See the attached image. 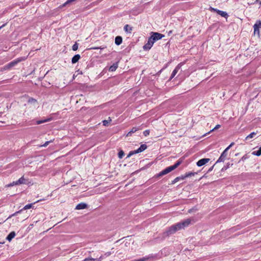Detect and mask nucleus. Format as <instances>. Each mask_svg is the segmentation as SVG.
<instances>
[{
  "label": "nucleus",
  "instance_id": "f257e3e1",
  "mask_svg": "<svg viewBox=\"0 0 261 261\" xmlns=\"http://www.w3.org/2000/svg\"><path fill=\"white\" fill-rule=\"evenodd\" d=\"M181 163L180 161L178 162L177 163H176L174 165L170 166L169 167H168L167 168L165 169L162 172H161L160 173H159L157 175V177H161L165 174H166L171 171L174 170L175 168H176Z\"/></svg>",
  "mask_w": 261,
  "mask_h": 261
},
{
  "label": "nucleus",
  "instance_id": "f03ea898",
  "mask_svg": "<svg viewBox=\"0 0 261 261\" xmlns=\"http://www.w3.org/2000/svg\"><path fill=\"white\" fill-rule=\"evenodd\" d=\"M191 222V221L190 220H187L185 222H183L182 223H179L175 226H172L170 229V231L171 232H174L176 231V230L180 229L181 228H183L184 227L188 226Z\"/></svg>",
  "mask_w": 261,
  "mask_h": 261
},
{
  "label": "nucleus",
  "instance_id": "7ed1b4c3",
  "mask_svg": "<svg viewBox=\"0 0 261 261\" xmlns=\"http://www.w3.org/2000/svg\"><path fill=\"white\" fill-rule=\"evenodd\" d=\"M254 36L258 38H261V21H257L253 26Z\"/></svg>",
  "mask_w": 261,
  "mask_h": 261
},
{
  "label": "nucleus",
  "instance_id": "20e7f679",
  "mask_svg": "<svg viewBox=\"0 0 261 261\" xmlns=\"http://www.w3.org/2000/svg\"><path fill=\"white\" fill-rule=\"evenodd\" d=\"M164 37V35L159 33H152V34L150 37L155 42L156 40H159L162 39Z\"/></svg>",
  "mask_w": 261,
  "mask_h": 261
},
{
  "label": "nucleus",
  "instance_id": "39448f33",
  "mask_svg": "<svg viewBox=\"0 0 261 261\" xmlns=\"http://www.w3.org/2000/svg\"><path fill=\"white\" fill-rule=\"evenodd\" d=\"M154 43V41L150 37H149L147 43L146 44H145L144 46H143L144 49H145V50L150 49L151 48V47L152 46Z\"/></svg>",
  "mask_w": 261,
  "mask_h": 261
},
{
  "label": "nucleus",
  "instance_id": "423d86ee",
  "mask_svg": "<svg viewBox=\"0 0 261 261\" xmlns=\"http://www.w3.org/2000/svg\"><path fill=\"white\" fill-rule=\"evenodd\" d=\"M20 61V60L18 59L10 62L4 67V69L8 70L10 69L11 68L16 65L17 63H18Z\"/></svg>",
  "mask_w": 261,
  "mask_h": 261
},
{
  "label": "nucleus",
  "instance_id": "0eeeda50",
  "mask_svg": "<svg viewBox=\"0 0 261 261\" xmlns=\"http://www.w3.org/2000/svg\"><path fill=\"white\" fill-rule=\"evenodd\" d=\"M210 161V159H202L200 160H199L197 163L196 165L198 167H201L205 164H206L207 163H208Z\"/></svg>",
  "mask_w": 261,
  "mask_h": 261
},
{
  "label": "nucleus",
  "instance_id": "6e6552de",
  "mask_svg": "<svg viewBox=\"0 0 261 261\" xmlns=\"http://www.w3.org/2000/svg\"><path fill=\"white\" fill-rule=\"evenodd\" d=\"M147 148V146L145 144H142L140 147L137 150L133 151L134 153H138L144 151Z\"/></svg>",
  "mask_w": 261,
  "mask_h": 261
},
{
  "label": "nucleus",
  "instance_id": "1a4fd4ad",
  "mask_svg": "<svg viewBox=\"0 0 261 261\" xmlns=\"http://www.w3.org/2000/svg\"><path fill=\"white\" fill-rule=\"evenodd\" d=\"M16 236V233L15 231H12L11 232L8 236L6 238V240L10 242L14 238V237Z\"/></svg>",
  "mask_w": 261,
  "mask_h": 261
},
{
  "label": "nucleus",
  "instance_id": "9d476101",
  "mask_svg": "<svg viewBox=\"0 0 261 261\" xmlns=\"http://www.w3.org/2000/svg\"><path fill=\"white\" fill-rule=\"evenodd\" d=\"M87 207V205L85 203H81L76 206L75 208L78 210H83Z\"/></svg>",
  "mask_w": 261,
  "mask_h": 261
},
{
  "label": "nucleus",
  "instance_id": "9b49d317",
  "mask_svg": "<svg viewBox=\"0 0 261 261\" xmlns=\"http://www.w3.org/2000/svg\"><path fill=\"white\" fill-rule=\"evenodd\" d=\"M81 57H80V55H79V54H77L75 56H74L72 58V60H71V62L73 64H74L75 63H76L77 62L79 61V60H80Z\"/></svg>",
  "mask_w": 261,
  "mask_h": 261
},
{
  "label": "nucleus",
  "instance_id": "f8f14e48",
  "mask_svg": "<svg viewBox=\"0 0 261 261\" xmlns=\"http://www.w3.org/2000/svg\"><path fill=\"white\" fill-rule=\"evenodd\" d=\"M122 38L120 36H117L115 39V43L116 45H119L121 44Z\"/></svg>",
  "mask_w": 261,
  "mask_h": 261
},
{
  "label": "nucleus",
  "instance_id": "ddd939ff",
  "mask_svg": "<svg viewBox=\"0 0 261 261\" xmlns=\"http://www.w3.org/2000/svg\"><path fill=\"white\" fill-rule=\"evenodd\" d=\"M213 10H214L215 11L217 12L219 14H220L222 17H226L227 16V14L225 12L216 10L214 8L213 9Z\"/></svg>",
  "mask_w": 261,
  "mask_h": 261
},
{
  "label": "nucleus",
  "instance_id": "4468645a",
  "mask_svg": "<svg viewBox=\"0 0 261 261\" xmlns=\"http://www.w3.org/2000/svg\"><path fill=\"white\" fill-rule=\"evenodd\" d=\"M195 174H196L195 173H193V172L188 173L185 175L181 176V179L184 180L188 177L194 175Z\"/></svg>",
  "mask_w": 261,
  "mask_h": 261
},
{
  "label": "nucleus",
  "instance_id": "2eb2a0df",
  "mask_svg": "<svg viewBox=\"0 0 261 261\" xmlns=\"http://www.w3.org/2000/svg\"><path fill=\"white\" fill-rule=\"evenodd\" d=\"M124 30L127 33H130L132 31V28L128 24L124 27Z\"/></svg>",
  "mask_w": 261,
  "mask_h": 261
},
{
  "label": "nucleus",
  "instance_id": "dca6fc26",
  "mask_svg": "<svg viewBox=\"0 0 261 261\" xmlns=\"http://www.w3.org/2000/svg\"><path fill=\"white\" fill-rule=\"evenodd\" d=\"M252 154L253 155L259 156L261 155V147L259 148L258 150L256 151H253Z\"/></svg>",
  "mask_w": 261,
  "mask_h": 261
},
{
  "label": "nucleus",
  "instance_id": "f3484780",
  "mask_svg": "<svg viewBox=\"0 0 261 261\" xmlns=\"http://www.w3.org/2000/svg\"><path fill=\"white\" fill-rule=\"evenodd\" d=\"M17 182L18 185L23 184L25 182V179L22 176L20 177L18 180H17Z\"/></svg>",
  "mask_w": 261,
  "mask_h": 261
},
{
  "label": "nucleus",
  "instance_id": "a211bd4d",
  "mask_svg": "<svg viewBox=\"0 0 261 261\" xmlns=\"http://www.w3.org/2000/svg\"><path fill=\"white\" fill-rule=\"evenodd\" d=\"M82 261H100L99 259L97 258H94L92 257H88L85 258Z\"/></svg>",
  "mask_w": 261,
  "mask_h": 261
},
{
  "label": "nucleus",
  "instance_id": "6ab92c4d",
  "mask_svg": "<svg viewBox=\"0 0 261 261\" xmlns=\"http://www.w3.org/2000/svg\"><path fill=\"white\" fill-rule=\"evenodd\" d=\"M180 179L182 180L181 176L176 177L172 181V184H175L176 182H177Z\"/></svg>",
  "mask_w": 261,
  "mask_h": 261
},
{
  "label": "nucleus",
  "instance_id": "aec40b11",
  "mask_svg": "<svg viewBox=\"0 0 261 261\" xmlns=\"http://www.w3.org/2000/svg\"><path fill=\"white\" fill-rule=\"evenodd\" d=\"M124 153L123 151L120 150L118 154V158L119 159H122L123 158V156H124Z\"/></svg>",
  "mask_w": 261,
  "mask_h": 261
},
{
  "label": "nucleus",
  "instance_id": "412c9836",
  "mask_svg": "<svg viewBox=\"0 0 261 261\" xmlns=\"http://www.w3.org/2000/svg\"><path fill=\"white\" fill-rule=\"evenodd\" d=\"M177 71H178V69L177 68L175 69L173 72H172V74L171 75V76L170 77V80H171L172 78H173V77L176 75V74L177 73Z\"/></svg>",
  "mask_w": 261,
  "mask_h": 261
},
{
  "label": "nucleus",
  "instance_id": "4be33fe9",
  "mask_svg": "<svg viewBox=\"0 0 261 261\" xmlns=\"http://www.w3.org/2000/svg\"><path fill=\"white\" fill-rule=\"evenodd\" d=\"M255 135V133L252 132L246 137V139L252 138Z\"/></svg>",
  "mask_w": 261,
  "mask_h": 261
},
{
  "label": "nucleus",
  "instance_id": "5701e85b",
  "mask_svg": "<svg viewBox=\"0 0 261 261\" xmlns=\"http://www.w3.org/2000/svg\"><path fill=\"white\" fill-rule=\"evenodd\" d=\"M117 66L116 65H113L110 67L109 69L111 71H114L117 69Z\"/></svg>",
  "mask_w": 261,
  "mask_h": 261
},
{
  "label": "nucleus",
  "instance_id": "b1692460",
  "mask_svg": "<svg viewBox=\"0 0 261 261\" xmlns=\"http://www.w3.org/2000/svg\"><path fill=\"white\" fill-rule=\"evenodd\" d=\"M227 151L224 150V151L221 154V156H222L223 158L225 159L227 156Z\"/></svg>",
  "mask_w": 261,
  "mask_h": 261
},
{
  "label": "nucleus",
  "instance_id": "393cba45",
  "mask_svg": "<svg viewBox=\"0 0 261 261\" xmlns=\"http://www.w3.org/2000/svg\"><path fill=\"white\" fill-rule=\"evenodd\" d=\"M32 206V204H27L24 207V210H28L29 208H31Z\"/></svg>",
  "mask_w": 261,
  "mask_h": 261
},
{
  "label": "nucleus",
  "instance_id": "a878e982",
  "mask_svg": "<svg viewBox=\"0 0 261 261\" xmlns=\"http://www.w3.org/2000/svg\"><path fill=\"white\" fill-rule=\"evenodd\" d=\"M78 48V45L76 43L74 44L73 46H72V49L74 51H75Z\"/></svg>",
  "mask_w": 261,
  "mask_h": 261
},
{
  "label": "nucleus",
  "instance_id": "bb28decb",
  "mask_svg": "<svg viewBox=\"0 0 261 261\" xmlns=\"http://www.w3.org/2000/svg\"><path fill=\"white\" fill-rule=\"evenodd\" d=\"M224 160H225L224 158H223L222 156H220L216 163L223 162L224 161Z\"/></svg>",
  "mask_w": 261,
  "mask_h": 261
},
{
  "label": "nucleus",
  "instance_id": "cd10ccee",
  "mask_svg": "<svg viewBox=\"0 0 261 261\" xmlns=\"http://www.w3.org/2000/svg\"><path fill=\"white\" fill-rule=\"evenodd\" d=\"M17 181H13V182L9 184L8 185V187H11V186H15V185H17Z\"/></svg>",
  "mask_w": 261,
  "mask_h": 261
},
{
  "label": "nucleus",
  "instance_id": "c85d7f7f",
  "mask_svg": "<svg viewBox=\"0 0 261 261\" xmlns=\"http://www.w3.org/2000/svg\"><path fill=\"white\" fill-rule=\"evenodd\" d=\"M256 4L257 6H261V0H257L256 1Z\"/></svg>",
  "mask_w": 261,
  "mask_h": 261
},
{
  "label": "nucleus",
  "instance_id": "c756f323",
  "mask_svg": "<svg viewBox=\"0 0 261 261\" xmlns=\"http://www.w3.org/2000/svg\"><path fill=\"white\" fill-rule=\"evenodd\" d=\"M109 121L108 120H103L102 121V123H103V125H105V126H106L107 125H108V124L109 123Z\"/></svg>",
  "mask_w": 261,
  "mask_h": 261
},
{
  "label": "nucleus",
  "instance_id": "7c9ffc66",
  "mask_svg": "<svg viewBox=\"0 0 261 261\" xmlns=\"http://www.w3.org/2000/svg\"><path fill=\"white\" fill-rule=\"evenodd\" d=\"M104 48L100 47H92L91 49H103Z\"/></svg>",
  "mask_w": 261,
  "mask_h": 261
},
{
  "label": "nucleus",
  "instance_id": "2f4dec72",
  "mask_svg": "<svg viewBox=\"0 0 261 261\" xmlns=\"http://www.w3.org/2000/svg\"><path fill=\"white\" fill-rule=\"evenodd\" d=\"M149 134V130H146L144 132V135L145 136H147V135H148Z\"/></svg>",
  "mask_w": 261,
  "mask_h": 261
},
{
  "label": "nucleus",
  "instance_id": "473e14b6",
  "mask_svg": "<svg viewBox=\"0 0 261 261\" xmlns=\"http://www.w3.org/2000/svg\"><path fill=\"white\" fill-rule=\"evenodd\" d=\"M233 145V143L232 142L225 150L227 151L230 148V147H231Z\"/></svg>",
  "mask_w": 261,
  "mask_h": 261
},
{
  "label": "nucleus",
  "instance_id": "72a5a7b5",
  "mask_svg": "<svg viewBox=\"0 0 261 261\" xmlns=\"http://www.w3.org/2000/svg\"><path fill=\"white\" fill-rule=\"evenodd\" d=\"M220 127V125H217L213 129H212V130H211L210 131L209 133L210 132H212V131H213L214 129H216V128H218Z\"/></svg>",
  "mask_w": 261,
  "mask_h": 261
},
{
  "label": "nucleus",
  "instance_id": "f704fd0d",
  "mask_svg": "<svg viewBox=\"0 0 261 261\" xmlns=\"http://www.w3.org/2000/svg\"><path fill=\"white\" fill-rule=\"evenodd\" d=\"M47 120H41V121H38L37 123L38 124H40L42 122H46Z\"/></svg>",
  "mask_w": 261,
  "mask_h": 261
},
{
  "label": "nucleus",
  "instance_id": "c9c22d12",
  "mask_svg": "<svg viewBox=\"0 0 261 261\" xmlns=\"http://www.w3.org/2000/svg\"><path fill=\"white\" fill-rule=\"evenodd\" d=\"M72 0H68L67 2L64 4V6H65L67 4L72 2Z\"/></svg>",
  "mask_w": 261,
  "mask_h": 261
},
{
  "label": "nucleus",
  "instance_id": "e433bc0d",
  "mask_svg": "<svg viewBox=\"0 0 261 261\" xmlns=\"http://www.w3.org/2000/svg\"><path fill=\"white\" fill-rule=\"evenodd\" d=\"M135 154L134 153H133V152H130L129 154L128 155L127 157H129L130 155H132V154Z\"/></svg>",
  "mask_w": 261,
  "mask_h": 261
},
{
  "label": "nucleus",
  "instance_id": "4c0bfd02",
  "mask_svg": "<svg viewBox=\"0 0 261 261\" xmlns=\"http://www.w3.org/2000/svg\"><path fill=\"white\" fill-rule=\"evenodd\" d=\"M246 157L245 156H243L242 158V160H246Z\"/></svg>",
  "mask_w": 261,
  "mask_h": 261
},
{
  "label": "nucleus",
  "instance_id": "58836bf2",
  "mask_svg": "<svg viewBox=\"0 0 261 261\" xmlns=\"http://www.w3.org/2000/svg\"><path fill=\"white\" fill-rule=\"evenodd\" d=\"M1 243H0V245H1V244H4V243H2V242H1Z\"/></svg>",
  "mask_w": 261,
  "mask_h": 261
},
{
  "label": "nucleus",
  "instance_id": "ea45409f",
  "mask_svg": "<svg viewBox=\"0 0 261 261\" xmlns=\"http://www.w3.org/2000/svg\"><path fill=\"white\" fill-rule=\"evenodd\" d=\"M2 27H0V29Z\"/></svg>",
  "mask_w": 261,
  "mask_h": 261
},
{
  "label": "nucleus",
  "instance_id": "a19ab883",
  "mask_svg": "<svg viewBox=\"0 0 261 261\" xmlns=\"http://www.w3.org/2000/svg\"><path fill=\"white\" fill-rule=\"evenodd\" d=\"M0 243H2L1 242H0Z\"/></svg>",
  "mask_w": 261,
  "mask_h": 261
}]
</instances>
